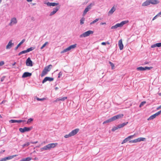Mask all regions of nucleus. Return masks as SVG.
Returning a JSON list of instances; mask_svg holds the SVG:
<instances>
[{
  "mask_svg": "<svg viewBox=\"0 0 161 161\" xmlns=\"http://www.w3.org/2000/svg\"><path fill=\"white\" fill-rule=\"evenodd\" d=\"M146 103V102L145 101H143L141 102V104H140L139 105V107H141L142 106H143L145 103Z\"/></svg>",
  "mask_w": 161,
  "mask_h": 161,
  "instance_id": "37998d69",
  "label": "nucleus"
},
{
  "mask_svg": "<svg viewBox=\"0 0 161 161\" xmlns=\"http://www.w3.org/2000/svg\"><path fill=\"white\" fill-rule=\"evenodd\" d=\"M25 122L24 120H14V119H11L10 121V122L11 123H20L22 122Z\"/></svg>",
  "mask_w": 161,
  "mask_h": 161,
  "instance_id": "aec40b11",
  "label": "nucleus"
},
{
  "mask_svg": "<svg viewBox=\"0 0 161 161\" xmlns=\"http://www.w3.org/2000/svg\"><path fill=\"white\" fill-rule=\"evenodd\" d=\"M161 108V105L160 106H159V107H157V109L158 110L160 108Z\"/></svg>",
  "mask_w": 161,
  "mask_h": 161,
  "instance_id": "e2e57ef3",
  "label": "nucleus"
},
{
  "mask_svg": "<svg viewBox=\"0 0 161 161\" xmlns=\"http://www.w3.org/2000/svg\"><path fill=\"white\" fill-rule=\"evenodd\" d=\"M152 67H145L144 68V69H145V70H150L153 68Z\"/></svg>",
  "mask_w": 161,
  "mask_h": 161,
  "instance_id": "4c0bfd02",
  "label": "nucleus"
},
{
  "mask_svg": "<svg viewBox=\"0 0 161 161\" xmlns=\"http://www.w3.org/2000/svg\"><path fill=\"white\" fill-rule=\"evenodd\" d=\"M32 0H27V1L28 2H32Z\"/></svg>",
  "mask_w": 161,
  "mask_h": 161,
  "instance_id": "338daca9",
  "label": "nucleus"
},
{
  "mask_svg": "<svg viewBox=\"0 0 161 161\" xmlns=\"http://www.w3.org/2000/svg\"><path fill=\"white\" fill-rule=\"evenodd\" d=\"M12 40H11L9 41L8 43L6 46V49H8L10 48L12 46L14 45V43H12Z\"/></svg>",
  "mask_w": 161,
  "mask_h": 161,
  "instance_id": "2eb2a0df",
  "label": "nucleus"
},
{
  "mask_svg": "<svg viewBox=\"0 0 161 161\" xmlns=\"http://www.w3.org/2000/svg\"><path fill=\"white\" fill-rule=\"evenodd\" d=\"M161 113V110L159 111H158L157 113H156L154 115H155V116L156 117L157 116L159 115Z\"/></svg>",
  "mask_w": 161,
  "mask_h": 161,
  "instance_id": "ea45409f",
  "label": "nucleus"
},
{
  "mask_svg": "<svg viewBox=\"0 0 161 161\" xmlns=\"http://www.w3.org/2000/svg\"><path fill=\"white\" fill-rule=\"evenodd\" d=\"M115 10V8H114V6L111 8V9H110V10L108 12V15H110L112 14Z\"/></svg>",
  "mask_w": 161,
  "mask_h": 161,
  "instance_id": "412c9836",
  "label": "nucleus"
},
{
  "mask_svg": "<svg viewBox=\"0 0 161 161\" xmlns=\"http://www.w3.org/2000/svg\"><path fill=\"white\" fill-rule=\"evenodd\" d=\"M47 5L48 6H54L58 5V3H49L47 2L46 3Z\"/></svg>",
  "mask_w": 161,
  "mask_h": 161,
  "instance_id": "f3484780",
  "label": "nucleus"
},
{
  "mask_svg": "<svg viewBox=\"0 0 161 161\" xmlns=\"http://www.w3.org/2000/svg\"><path fill=\"white\" fill-rule=\"evenodd\" d=\"M17 155H14L12 156H10L8 157H6L3 158H2L0 160V161H6L7 160H9L11 159H12L14 157H15L17 156Z\"/></svg>",
  "mask_w": 161,
  "mask_h": 161,
  "instance_id": "423d86ee",
  "label": "nucleus"
},
{
  "mask_svg": "<svg viewBox=\"0 0 161 161\" xmlns=\"http://www.w3.org/2000/svg\"><path fill=\"white\" fill-rule=\"evenodd\" d=\"M25 41V39H23V40H22V41L20 42H19V44H18L17 46L15 47V49L16 50L19 47V46L20 45H21L23 42H24Z\"/></svg>",
  "mask_w": 161,
  "mask_h": 161,
  "instance_id": "5701e85b",
  "label": "nucleus"
},
{
  "mask_svg": "<svg viewBox=\"0 0 161 161\" xmlns=\"http://www.w3.org/2000/svg\"><path fill=\"white\" fill-rule=\"evenodd\" d=\"M34 49V48L32 47H31L29 48H28L27 50H25L23 51L22 52V53L23 54L25 53L28 52H29L31 51H32Z\"/></svg>",
  "mask_w": 161,
  "mask_h": 161,
  "instance_id": "6ab92c4d",
  "label": "nucleus"
},
{
  "mask_svg": "<svg viewBox=\"0 0 161 161\" xmlns=\"http://www.w3.org/2000/svg\"><path fill=\"white\" fill-rule=\"evenodd\" d=\"M111 122V121L110 120V119H108V120L104 121L103 123V124H105V123H108V122Z\"/></svg>",
  "mask_w": 161,
  "mask_h": 161,
  "instance_id": "09e8293b",
  "label": "nucleus"
},
{
  "mask_svg": "<svg viewBox=\"0 0 161 161\" xmlns=\"http://www.w3.org/2000/svg\"><path fill=\"white\" fill-rule=\"evenodd\" d=\"M77 44H75L74 45H71L69 46V47H67V48L64 49L63 51H61V53H63L65 52H67L69 51L71 49H74L76 47Z\"/></svg>",
  "mask_w": 161,
  "mask_h": 161,
  "instance_id": "20e7f679",
  "label": "nucleus"
},
{
  "mask_svg": "<svg viewBox=\"0 0 161 161\" xmlns=\"http://www.w3.org/2000/svg\"><path fill=\"white\" fill-rule=\"evenodd\" d=\"M99 19L98 18L96 19L95 20H93L92 22H91L90 23V25H92V24H94V23L96 22H97L99 20Z\"/></svg>",
  "mask_w": 161,
  "mask_h": 161,
  "instance_id": "e433bc0d",
  "label": "nucleus"
},
{
  "mask_svg": "<svg viewBox=\"0 0 161 161\" xmlns=\"http://www.w3.org/2000/svg\"><path fill=\"white\" fill-rule=\"evenodd\" d=\"M106 44H108V45H109L110 44V43L108 42H106Z\"/></svg>",
  "mask_w": 161,
  "mask_h": 161,
  "instance_id": "774afa93",
  "label": "nucleus"
},
{
  "mask_svg": "<svg viewBox=\"0 0 161 161\" xmlns=\"http://www.w3.org/2000/svg\"><path fill=\"white\" fill-rule=\"evenodd\" d=\"M129 142L130 143H136V139H134V140H131L129 141Z\"/></svg>",
  "mask_w": 161,
  "mask_h": 161,
  "instance_id": "3c124183",
  "label": "nucleus"
},
{
  "mask_svg": "<svg viewBox=\"0 0 161 161\" xmlns=\"http://www.w3.org/2000/svg\"><path fill=\"white\" fill-rule=\"evenodd\" d=\"M17 23L16 19L15 18L12 19L11 20V22L9 24V25H12L16 24Z\"/></svg>",
  "mask_w": 161,
  "mask_h": 161,
  "instance_id": "ddd939ff",
  "label": "nucleus"
},
{
  "mask_svg": "<svg viewBox=\"0 0 161 161\" xmlns=\"http://www.w3.org/2000/svg\"><path fill=\"white\" fill-rule=\"evenodd\" d=\"M146 138L143 137H140L136 139V142H139L141 141H144Z\"/></svg>",
  "mask_w": 161,
  "mask_h": 161,
  "instance_id": "4be33fe9",
  "label": "nucleus"
},
{
  "mask_svg": "<svg viewBox=\"0 0 161 161\" xmlns=\"http://www.w3.org/2000/svg\"><path fill=\"white\" fill-rule=\"evenodd\" d=\"M48 44V42H46L41 47V49H42L43 48L46 46Z\"/></svg>",
  "mask_w": 161,
  "mask_h": 161,
  "instance_id": "2f4dec72",
  "label": "nucleus"
},
{
  "mask_svg": "<svg viewBox=\"0 0 161 161\" xmlns=\"http://www.w3.org/2000/svg\"><path fill=\"white\" fill-rule=\"evenodd\" d=\"M159 2L158 0H147L142 4V6L143 7L152 4H156L158 3Z\"/></svg>",
  "mask_w": 161,
  "mask_h": 161,
  "instance_id": "f257e3e1",
  "label": "nucleus"
},
{
  "mask_svg": "<svg viewBox=\"0 0 161 161\" xmlns=\"http://www.w3.org/2000/svg\"><path fill=\"white\" fill-rule=\"evenodd\" d=\"M22 54V52H20V53L18 54V55H19H19H20Z\"/></svg>",
  "mask_w": 161,
  "mask_h": 161,
  "instance_id": "69168bd1",
  "label": "nucleus"
},
{
  "mask_svg": "<svg viewBox=\"0 0 161 161\" xmlns=\"http://www.w3.org/2000/svg\"><path fill=\"white\" fill-rule=\"evenodd\" d=\"M128 123V122H126V123H124L122 124H119L118 125V128H119V129H120V128H122L125 126Z\"/></svg>",
  "mask_w": 161,
  "mask_h": 161,
  "instance_id": "393cba45",
  "label": "nucleus"
},
{
  "mask_svg": "<svg viewBox=\"0 0 161 161\" xmlns=\"http://www.w3.org/2000/svg\"><path fill=\"white\" fill-rule=\"evenodd\" d=\"M138 71H144L145 70L144 67H137L136 69Z\"/></svg>",
  "mask_w": 161,
  "mask_h": 161,
  "instance_id": "cd10ccee",
  "label": "nucleus"
},
{
  "mask_svg": "<svg viewBox=\"0 0 161 161\" xmlns=\"http://www.w3.org/2000/svg\"><path fill=\"white\" fill-rule=\"evenodd\" d=\"M157 44H154V45H152V46H151V47L152 48H154V47H157Z\"/></svg>",
  "mask_w": 161,
  "mask_h": 161,
  "instance_id": "6e6d98bb",
  "label": "nucleus"
},
{
  "mask_svg": "<svg viewBox=\"0 0 161 161\" xmlns=\"http://www.w3.org/2000/svg\"><path fill=\"white\" fill-rule=\"evenodd\" d=\"M158 16H159V15H158V14L153 18V20H155L156 18V17Z\"/></svg>",
  "mask_w": 161,
  "mask_h": 161,
  "instance_id": "4d7b16f0",
  "label": "nucleus"
},
{
  "mask_svg": "<svg viewBox=\"0 0 161 161\" xmlns=\"http://www.w3.org/2000/svg\"><path fill=\"white\" fill-rule=\"evenodd\" d=\"M38 143V142L37 141H36V142H31V143H32V144H36V143Z\"/></svg>",
  "mask_w": 161,
  "mask_h": 161,
  "instance_id": "680f3d73",
  "label": "nucleus"
},
{
  "mask_svg": "<svg viewBox=\"0 0 161 161\" xmlns=\"http://www.w3.org/2000/svg\"><path fill=\"white\" fill-rule=\"evenodd\" d=\"M26 65L28 66L32 67L33 66L32 62L30 58H28L27 59L26 61Z\"/></svg>",
  "mask_w": 161,
  "mask_h": 161,
  "instance_id": "0eeeda50",
  "label": "nucleus"
},
{
  "mask_svg": "<svg viewBox=\"0 0 161 161\" xmlns=\"http://www.w3.org/2000/svg\"><path fill=\"white\" fill-rule=\"evenodd\" d=\"M30 144V143L29 142H28L26 143V144H24L22 145V146L23 147H27Z\"/></svg>",
  "mask_w": 161,
  "mask_h": 161,
  "instance_id": "79ce46f5",
  "label": "nucleus"
},
{
  "mask_svg": "<svg viewBox=\"0 0 161 161\" xmlns=\"http://www.w3.org/2000/svg\"><path fill=\"white\" fill-rule=\"evenodd\" d=\"M128 22H129L128 20L124 21H122V22H121L120 23L117 24L116 25H117L118 27H121L127 23H128Z\"/></svg>",
  "mask_w": 161,
  "mask_h": 161,
  "instance_id": "6e6552de",
  "label": "nucleus"
},
{
  "mask_svg": "<svg viewBox=\"0 0 161 161\" xmlns=\"http://www.w3.org/2000/svg\"><path fill=\"white\" fill-rule=\"evenodd\" d=\"M4 78H5V77L4 76H3L2 77L1 79V81H2V82L3 81V80H4Z\"/></svg>",
  "mask_w": 161,
  "mask_h": 161,
  "instance_id": "13d9d810",
  "label": "nucleus"
},
{
  "mask_svg": "<svg viewBox=\"0 0 161 161\" xmlns=\"http://www.w3.org/2000/svg\"><path fill=\"white\" fill-rule=\"evenodd\" d=\"M118 28L117 25L116 24L115 25L111 27V29H115Z\"/></svg>",
  "mask_w": 161,
  "mask_h": 161,
  "instance_id": "a18cd8bd",
  "label": "nucleus"
},
{
  "mask_svg": "<svg viewBox=\"0 0 161 161\" xmlns=\"http://www.w3.org/2000/svg\"><path fill=\"white\" fill-rule=\"evenodd\" d=\"M118 129H119V128H118V126L117 125V126H114V127H113L112 129V130L113 131H115V130Z\"/></svg>",
  "mask_w": 161,
  "mask_h": 161,
  "instance_id": "7c9ffc66",
  "label": "nucleus"
},
{
  "mask_svg": "<svg viewBox=\"0 0 161 161\" xmlns=\"http://www.w3.org/2000/svg\"><path fill=\"white\" fill-rule=\"evenodd\" d=\"M32 75L31 73H30L28 72H25L22 75V78H25L28 77H30Z\"/></svg>",
  "mask_w": 161,
  "mask_h": 161,
  "instance_id": "9b49d317",
  "label": "nucleus"
},
{
  "mask_svg": "<svg viewBox=\"0 0 161 161\" xmlns=\"http://www.w3.org/2000/svg\"><path fill=\"white\" fill-rule=\"evenodd\" d=\"M32 128V127H24L23 128H19V131L21 133H24L26 131H29L31 130Z\"/></svg>",
  "mask_w": 161,
  "mask_h": 161,
  "instance_id": "39448f33",
  "label": "nucleus"
},
{
  "mask_svg": "<svg viewBox=\"0 0 161 161\" xmlns=\"http://www.w3.org/2000/svg\"><path fill=\"white\" fill-rule=\"evenodd\" d=\"M41 150L42 151H43V150H50L49 148V147L48 146V144L43 147H42L41 148Z\"/></svg>",
  "mask_w": 161,
  "mask_h": 161,
  "instance_id": "b1692460",
  "label": "nucleus"
},
{
  "mask_svg": "<svg viewBox=\"0 0 161 161\" xmlns=\"http://www.w3.org/2000/svg\"><path fill=\"white\" fill-rule=\"evenodd\" d=\"M52 67V65L51 64H50L46 67L42 71L41 74V76L42 77L46 75L48 72L50 71V69Z\"/></svg>",
  "mask_w": 161,
  "mask_h": 161,
  "instance_id": "f03ea898",
  "label": "nucleus"
},
{
  "mask_svg": "<svg viewBox=\"0 0 161 161\" xmlns=\"http://www.w3.org/2000/svg\"><path fill=\"white\" fill-rule=\"evenodd\" d=\"M36 99L38 101H43L45 100L46 98H39L37 97V98Z\"/></svg>",
  "mask_w": 161,
  "mask_h": 161,
  "instance_id": "8fccbe9b",
  "label": "nucleus"
},
{
  "mask_svg": "<svg viewBox=\"0 0 161 161\" xmlns=\"http://www.w3.org/2000/svg\"><path fill=\"white\" fill-rule=\"evenodd\" d=\"M157 46L158 47H159L161 46V42L157 43Z\"/></svg>",
  "mask_w": 161,
  "mask_h": 161,
  "instance_id": "864d4df0",
  "label": "nucleus"
},
{
  "mask_svg": "<svg viewBox=\"0 0 161 161\" xmlns=\"http://www.w3.org/2000/svg\"><path fill=\"white\" fill-rule=\"evenodd\" d=\"M106 24V23L104 22V23H100V25H105Z\"/></svg>",
  "mask_w": 161,
  "mask_h": 161,
  "instance_id": "0e129e2a",
  "label": "nucleus"
},
{
  "mask_svg": "<svg viewBox=\"0 0 161 161\" xmlns=\"http://www.w3.org/2000/svg\"><path fill=\"white\" fill-rule=\"evenodd\" d=\"M85 21V18H82L80 20V24L81 25H82L84 23V21Z\"/></svg>",
  "mask_w": 161,
  "mask_h": 161,
  "instance_id": "c9c22d12",
  "label": "nucleus"
},
{
  "mask_svg": "<svg viewBox=\"0 0 161 161\" xmlns=\"http://www.w3.org/2000/svg\"><path fill=\"white\" fill-rule=\"evenodd\" d=\"M110 120L111 122L114 121L116 119H116V116H115L111 118H110Z\"/></svg>",
  "mask_w": 161,
  "mask_h": 161,
  "instance_id": "f704fd0d",
  "label": "nucleus"
},
{
  "mask_svg": "<svg viewBox=\"0 0 161 161\" xmlns=\"http://www.w3.org/2000/svg\"><path fill=\"white\" fill-rule=\"evenodd\" d=\"M156 117L155 116V115L153 114L152 115H151V116H150L148 119V120H152V119H154V118H155Z\"/></svg>",
  "mask_w": 161,
  "mask_h": 161,
  "instance_id": "c85d7f7f",
  "label": "nucleus"
},
{
  "mask_svg": "<svg viewBox=\"0 0 161 161\" xmlns=\"http://www.w3.org/2000/svg\"><path fill=\"white\" fill-rule=\"evenodd\" d=\"M60 6H57L55 8H54L53 11L50 14V16H52L55 14L59 10Z\"/></svg>",
  "mask_w": 161,
  "mask_h": 161,
  "instance_id": "4468645a",
  "label": "nucleus"
},
{
  "mask_svg": "<svg viewBox=\"0 0 161 161\" xmlns=\"http://www.w3.org/2000/svg\"><path fill=\"white\" fill-rule=\"evenodd\" d=\"M33 120V119H32V118H30V119H29L28 120L27 122V123H30L31 122H32Z\"/></svg>",
  "mask_w": 161,
  "mask_h": 161,
  "instance_id": "de8ad7c7",
  "label": "nucleus"
},
{
  "mask_svg": "<svg viewBox=\"0 0 161 161\" xmlns=\"http://www.w3.org/2000/svg\"><path fill=\"white\" fill-rule=\"evenodd\" d=\"M54 79L53 78H50L48 77H46L42 81V83H44L47 81H52Z\"/></svg>",
  "mask_w": 161,
  "mask_h": 161,
  "instance_id": "1a4fd4ad",
  "label": "nucleus"
},
{
  "mask_svg": "<svg viewBox=\"0 0 161 161\" xmlns=\"http://www.w3.org/2000/svg\"><path fill=\"white\" fill-rule=\"evenodd\" d=\"M57 143H52L48 144V146L49 149H50L52 148L55 147L57 145Z\"/></svg>",
  "mask_w": 161,
  "mask_h": 161,
  "instance_id": "a211bd4d",
  "label": "nucleus"
},
{
  "mask_svg": "<svg viewBox=\"0 0 161 161\" xmlns=\"http://www.w3.org/2000/svg\"><path fill=\"white\" fill-rule=\"evenodd\" d=\"M79 129H76L73 130L70 132V134L72 136L76 135L79 131Z\"/></svg>",
  "mask_w": 161,
  "mask_h": 161,
  "instance_id": "dca6fc26",
  "label": "nucleus"
},
{
  "mask_svg": "<svg viewBox=\"0 0 161 161\" xmlns=\"http://www.w3.org/2000/svg\"><path fill=\"white\" fill-rule=\"evenodd\" d=\"M118 28L117 25L116 24L115 25L111 27V29H115Z\"/></svg>",
  "mask_w": 161,
  "mask_h": 161,
  "instance_id": "49530a36",
  "label": "nucleus"
},
{
  "mask_svg": "<svg viewBox=\"0 0 161 161\" xmlns=\"http://www.w3.org/2000/svg\"><path fill=\"white\" fill-rule=\"evenodd\" d=\"M4 64V62L3 61H1L0 62V66L3 65Z\"/></svg>",
  "mask_w": 161,
  "mask_h": 161,
  "instance_id": "603ef678",
  "label": "nucleus"
},
{
  "mask_svg": "<svg viewBox=\"0 0 161 161\" xmlns=\"http://www.w3.org/2000/svg\"><path fill=\"white\" fill-rule=\"evenodd\" d=\"M101 44L102 45H105L106 44V42H102V43H101Z\"/></svg>",
  "mask_w": 161,
  "mask_h": 161,
  "instance_id": "052dcab7",
  "label": "nucleus"
},
{
  "mask_svg": "<svg viewBox=\"0 0 161 161\" xmlns=\"http://www.w3.org/2000/svg\"><path fill=\"white\" fill-rule=\"evenodd\" d=\"M123 116L124 115L123 114H119L117 115H116V119H117L122 118L123 117Z\"/></svg>",
  "mask_w": 161,
  "mask_h": 161,
  "instance_id": "bb28decb",
  "label": "nucleus"
},
{
  "mask_svg": "<svg viewBox=\"0 0 161 161\" xmlns=\"http://www.w3.org/2000/svg\"><path fill=\"white\" fill-rule=\"evenodd\" d=\"M62 73L61 72H60L58 74V77L59 78L62 75Z\"/></svg>",
  "mask_w": 161,
  "mask_h": 161,
  "instance_id": "5fc2aeb1",
  "label": "nucleus"
},
{
  "mask_svg": "<svg viewBox=\"0 0 161 161\" xmlns=\"http://www.w3.org/2000/svg\"><path fill=\"white\" fill-rule=\"evenodd\" d=\"M118 45L120 50H122L123 48V45L122 43V39H120L118 42Z\"/></svg>",
  "mask_w": 161,
  "mask_h": 161,
  "instance_id": "f8f14e48",
  "label": "nucleus"
},
{
  "mask_svg": "<svg viewBox=\"0 0 161 161\" xmlns=\"http://www.w3.org/2000/svg\"><path fill=\"white\" fill-rule=\"evenodd\" d=\"M89 10L87 8H86L84 11L83 14V16H84L86 14L87 12L89 11Z\"/></svg>",
  "mask_w": 161,
  "mask_h": 161,
  "instance_id": "c756f323",
  "label": "nucleus"
},
{
  "mask_svg": "<svg viewBox=\"0 0 161 161\" xmlns=\"http://www.w3.org/2000/svg\"><path fill=\"white\" fill-rule=\"evenodd\" d=\"M31 157H28L25 158H23L20 161H29L31 160Z\"/></svg>",
  "mask_w": 161,
  "mask_h": 161,
  "instance_id": "a878e982",
  "label": "nucleus"
},
{
  "mask_svg": "<svg viewBox=\"0 0 161 161\" xmlns=\"http://www.w3.org/2000/svg\"><path fill=\"white\" fill-rule=\"evenodd\" d=\"M67 97H62L61 98H60V101H64L65 100L67 99Z\"/></svg>",
  "mask_w": 161,
  "mask_h": 161,
  "instance_id": "c03bdc74",
  "label": "nucleus"
},
{
  "mask_svg": "<svg viewBox=\"0 0 161 161\" xmlns=\"http://www.w3.org/2000/svg\"><path fill=\"white\" fill-rule=\"evenodd\" d=\"M161 113V110L159 111H158L157 113H156L154 115H155V116L156 117L157 116L159 115Z\"/></svg>",
  "mask_w": 161,
  "mask_h": 161,
  "instance_id": "58836bf2",
  "label": "nucleus"
},
{
  "mask_svg": "<svg viewBox=\"0 0 161 161\" xmlns=\"http://www.w3.org/2000/svg\"><path fill=\"white\" fill-rule=\"evenodd\" d=\"M133 135L130 136H128L127 137L125 138L122 142L121 144H123L125 143L127 141H129L130 139L132 138Z\"/></svg>",
  "mask_w": 161,
  "mask_h": 161,
  "instance_id": "9d476101",
  "label": "nucleus"
},
{
  "mask_svg": "<svg viewBox=\"0 0 161 161\" xmlns=\"http://www.w3.org/2000/svg\"><path fill=\"white\" fill-rule=\"evenodd\" d=\"M60 101V98H57L54 101L55 102H57L58 101Z\"/></svg>",
  "mask_w": 161,
  "mask_h": 161,
  "instance_id": "bf43d9fd",
  "label": "nucleus"
},
{
  "mask_svg": "<svg viewBox=\"0 0 161 161\" xmlns=\"http://www.w3.org/2000/svg\"><path fill=\"white\" fill-rule=\"evenodd\" d=\"M93 4L92 3H91L88 6L86 7L89 10L91 8L92 6H93Z\"/></svg>",
  "mask_w": 161,
  "mask_h": 161,
  "instance_id": "a19ab883",
  "label": "nucleus"
},
{
  "mask_svg": "<svg viewBox=\"0 0 161 161\" xmlns=\"http://www.w3.org/2000/svg\"><path fill=\"white\" fill-rule=\"evenodd\" d=\"M109 63L110 64L111 66V68L112 69H113L114 68V64L111 62H109Z\"/></svg>",
  "mask_w": 161,
  "mask_h": 161,
  "instance_id": "473e14b6",
  "label": "nucleus"
},
{
  "mask_svg": "<svg viewBox=\"0 0 161 161\" xmlns=\"http://www.w3.org/2000/svg\"><path fill=\"white\" fill-rule=\"evenodd\" d=\"M93 32V31L89 30L80 35V37H86L89 36L91 34H92Z\"/></svg>",
  "mask_w": 161,
  "mask_h": 161,
  "instance_id": "7ed1b4c3",
  "label": "nucleus"
},
{
  "mask_svg": "<svg viewBox=\"0 0 161 161\" xmlns=\"http://www.w3.org/2000/svg\"><path fill=\"white\" fill-rule=\"evenodd\" d=\"M72 136H71V134H70V133H69V134L65 135L64 136V137L65 138H68Z\"/></svg>",
  "mask_w": 161,
  "mask_h": 161,
  "instance_id": "72a5a7b5",
  "label": "nucleus"
}]
</instances>
